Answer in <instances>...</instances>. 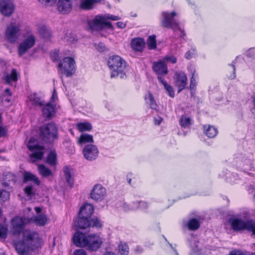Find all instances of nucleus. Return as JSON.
I'll return each mask as SVG.
<instances>
[{"label":"nucleus","mask_w":255,"mask_h":255,"mask_svg":"<svg viewBox=\"0 0 255 255\" xmlns=\"http://www.w3.org/2000/svg\"><path fill=\"white\" fill-rule=\"evenodd\" d=\"M194 54V53L190 52V51H187L185 54V57L187 59H190L192 55Z\"/></svg>","instance_id":"680f3d73"},{"label":"nucleus","mask_w":255,"mask_h":255,"mask_svg":"<svg viewBox=\"0 0 255 255\" xmlns=\"http://www.w3.org/2000/svg\"><path fill=\"white\" fill-rule=\"evenodd\" d=\"M46 162L51 166L55 165L56 164L57 154L55 150H51L48 153Z\"/></svg>","instance_id":"c85d7f7f"},{"label":"nucleus","mask_w":255,"mask_h":255,"mask_svg":"<svg viewBox=\"0 0 255 255\" xmlns=\"http://www.w3.org/2000/svg\"><path fill=\"white\" fill-rule=\"evenodd\" d=\"M57 98H58V97H57V92H56V90L54 89L53 90L52 96V97L51 98V102H54L55 99H57Z\"/></svg>","instance_id":"13d9d810"},{"label":"nucleus","mask_w":255,"mask_h":255,"mask_svg":"<svg viewBox=\"0 0 255 255\" xmlns=\"http://www.w3.org/2000/svg\"><path fill=\"white\" fill-rule=\"evenodd\" d=\"M44 155V152L42 151H36L33 153H32L30 155V157L31 158V160L32 162H35L37 160H41L42 159V157Z\"/></svg>","instance_id":"e433bc0d"},{"label":"nucleus","mask_w":255,"mask_h":255,"mask_svg":"<svg viewBox=\"0 0 255 255\" xmlns=\"http://www.w3.org/2000/svg\"><path fill=\"white\" fill-rule=\"evenodd\" d=\"M94 142L93 136L88 133L82 134L78 140V143L80 145L87 143H93Z\"/></svg>","instance_id":"a878e982"},{"label":"nucleus","mask_w":255,"mask_h":255,"mask_svg":"<svg viewBox=\"0 0 255 255\" xmlns=\"http://www.w3.org/2000/svg\"><path fill=\"white\" fill-rule=\"evenodd\" d=\"M228 222L231 228L236 232H242L247 231L252 233V236L255 237V221L251 219L244 221L241 218L231 217Z\"/></svg>","instance_id":"20e7f679"},{"label":"nucleus","mask_w":255,"mask_h":255,"mask_svg":"<svg viewBox=\"0 0 255 255\" xmlns=\"http://www.w3.org/2000/svg\"><path fill=\"white\" fill-rule=\"evenodd\" d=\"M59 50H54L53 51H51L50 53V57L52 61H57L59 59Z\"/></svg>","instance_id":"49530a36"},{"label":"nucleus","mask_w":255,"mask_h":255,"mask_svg":"<svg viewBox=\"0 0 255 255\" xmlns=\"http://www.w3.org/2000/svg\"><path fill=\"white\" fill-rule=\"evenodd\" d=\"M23 182L27 183L29 181H33L34 184L38 186L40 184V181L38 178L35 175L30 172L24 170L22 172Z\"/></svg>","instance_id":"5701e85b"},{"label":"nucleus","mask_w":255,"mask_h":255,"mask_svg":"<svg viewBox=\"0 0 255 255\" xmlns=\"http://www.w3.org/2000/svg\"><path fill=\"white\" fill-rule=\"evenodd\" d=\"M24 193L29 197H32L34 196L35 193L33 191V187L32 185H28L24 188Z\"/></svg>","instance_id":"37998d69"},{"label":"nucleus","mask_w":255,"mask_h":255,"mask_svg":"<svg viewBox=\"0 0 255 255\" xmlns=\"http://www.w3.org/2000/svg\"><path fill=\"white\" fill-rule=\"evenodd\" d=\"M156 36L155 35H152L148 36L147 44L149 49H154L156 48Z\"/></svg>","instance_id":"f704fd0d"},{"label":"nucleus","mask_w":255,"mask_h":255,"mask_svg":"<svg viewBox=\"0 0 255 255\" xmlns=\"http://www.w3.org/2000/svg\"><path fill=\"white\" fill-rule=\"evenodd\" d=\"M34 210L37 213H39L41 211V209L39 207H35Z\"/></svg>","instance_id":"0e129e2a"},{"label":"nucleus","mask_w":255,"mask_h":255,"mask_svg":"<svg viewBox=\"0 0 255 255\" xmlns=\"http://www.w3.org/2000/svg\"><path fill=\"white\" fill-rule=\"evenodd\" d=\"M94 208L90 204H85L81 207L78 213V219L74 221V227L76 230L86 229L90 227L91 222L90 220L94 213Z\"/></svg>","instance_id":"7ed1b4c3"},{"label":"nucleus","mask_w":255,"mask_h":255,"mask_svg":"<svg viewBox=\"0 0 255 255\" xmlns=\"http://www.w3.org/2000/svg\"><path fill=\"white\" fill-rule=\"evenodd\" d=\"M33 221L39 226H44L47 222V219L45 215H39L33 218Z\"/></svg>","instance_id":"72a5a7b5"},{"label":"nucleus","mask_w":255,"mask_h":255,"mask_svg":"<svg viewBox=\"0 0 255 255\" xmlns=\"http://www.w3.org/2000/svg\"><path fill=\"white\" fill-rule=\"evenodd\" d=\"M7 228L4 227L2 224H0V238L5 239L7 237Z\"/></svg>","instance_id":"a18cd8bd"},{"label":"nucleus","mask_w":255,"mask_h":255,"mask_svg":"<svg viewBox=\"0 0 255 255\" xmlns=\"http://www.w3.org/2000/svg\"><path fill=\"white\" fill-rule=\"evenodd\" d=\"M39 2L46 5H52L55 3L56 0H38Z\"/></svg>","instance_id":"3c124183"},{"label":"nucleus","mask_w":255,"mask_h":255,"mask_svg":"<svg viewBox=\"0 0 255 255\" xmlns=\"http://www.w3.org/2000/svg\"><path fill=\"white\" fill-rule=\"evenodd\" d=\"M77 128L80 132H83L90 131L92 129V126L89 122L80 123L77 124Z\"/></svg>","instance_id":"2f4dec72"},{"label":"nucleus","mask_w":255,"mask_h":255,"mask_svg":"<svg viewBox=\"0 0 255 255\" xmlns=\"http://www.w3.org/2000/svg\"><path fill=\"white\" fill-rule=\"evenodd\" d=\"M179 123L180 126L184 128L189 127L192 124L191 120L190 118L186 117L183 116H181Z\"/></svg>","instance_id":"4c0bfd02"},{"label":"nucleus","mask_w":255,"mask_h":255,"mask_svg":"<svg viewBox=\"0 0 255 255\" xmlns=\"http://www.w3.org/2000/svg\"><path fill=\"white\" fill-rule=\"evenodd\" d=\"M96 49L100 52H102L106 49V46L104 43L100 42L98 44H95Z\"/></svg>","instance_id":"8fccbe9b"},{"label":"nucleus","mask_w":255,"mask_h":255,"mask_svg":"<svg viewBox=\"0 0 255 255\" xmlns=\"http://www.w3.org/2000/svg\"><path fill=\"white\" fill-rule=\"evenodd\" d=\"M90 28L93 30L99 31L107 28L114 30V27L110 21H106L104 15H97L93 20L88 22Z\"/></svg>","instance_id":"423d86ee"},{"label":"nucleus","mask_w":255,"mask_h":255,"mask_svg":"<svg viewBox=\"0 0 255 255\" xmlns=\"http://www.w3.org/2000/svg\"><path fill=\"white\" fill-rule=\"evenodd\" d=\"M4 80L6 83H10L11 81H16L17 80V73L15 69H12L10 74H6L3 77Z\"/></svg>","instance_id":"c756f323"},{"label":"nucleus","mask_w":255,"mask_h":255,"mask_svg":"<svg viewBox=\"0 0 255 255\" xmlns=\"http://www.w3.org/2000/svg\"><path fill=\"white\" fill-rule=\"evenodd\" d=\"M105 19L106 21H108V20L110 19L112 20H118L121 19V18L118 16L110 14V13H107L104 14Z\"/></svg>","instance_id":"09e8293b"},{"label":"nucleus","mask_w":255,"mask_h":255,"mask_svg":"<svg viewBox=\"0 0 255 255\" xmlns=\"http://www.w3.org/2000/svg\"><path fill=\"white\" fill-rule=\"evenodd\" d=\"M119 251L121 255H127L128 254V245L125 244H120L119 246Z\"/></svg>","instance_id":"79ce46f5"},{"label":"nucleus","mask_w":255,"mask_h":255,"mask_svg":"<svg viewBox=\"0 0 255 255\" xmlns=\"http://www.w3.org/2000/svg\"><path fill=\"white\" fill-rule=\"evenodd\" d=\"M40 244L38 234L34 231L25 230L22 239L15 244V248L20 255H26L30 251L38 248Z\"/></svg>","instance_id":"f257e3e1"},{"label":"nucleus","mask_w":255,"mask_h":255,"mask_svg":"<svg viewBox=\"0 0 255 255\" xmlns=\"http://www.w3.org/2000/svg\"><path fill=\"white\" fill-rule=\"evenodd\" d=\"M91 225L90 227H95L96 228H101L103 227V223L97 217L94 216L90 220Z\"/></svg>","instance_id":"c9c22d12"},{"label":"nucleus","mask_w":255,"mask_h":255,"mask_svg":"<svg viewBox=\"0 0 255 255\" xmlns=\"http://www.w3.org/2000/svg\"><path fill=\"white\" fill-rule=\"evenodd\" d=\"M142 250L143 249H140V247L139 246H137L136 248V251L138 253H141L142 252Z\"/></svg>","instance_id":"338daca9"},{"label":"nucleus","mask_w":255,"mask_h":255,"mask_svg":"<svg viewBox=\"0 0 255 255\" xmlns=\"http://www.w3.org/2000/svg\"><path fill=\"white\" fill-rule=\"evenodd\" d=\"M3 182H2V186L5 187H9L10 184L12 182L14 184L16 181V176L14 174L11 172H7L3 177Z\"/></svg>","instance_id":"393cba45"},{"label":"nucleus","mask_w":255,"mask_h":255,"mask_svg":"<svg viewBox=\"0 0 255 255\" xmlns=\"http://www.w3.org/2000/svg\"><path fill=\"white\" fill-rule=\"evenodd\" d=\"M87 244L85 247L90 252L98 250L103 244L102 238L97 234H92L87 236Z\"/></svg>","instance_id":"1a4fd4ad"},{"label":"nucleus","mask_w":255,"mask_h":255,"mask_svg":"<svg viewBox=\"0 0 255 255\" xmlns=\"http://www.w3.org/2000/svg\"><path fill=\"white\" fill-rule=\"evenodd\" d=\"M20 34L19 27L12 24H10L7 27L5 32V37L7 41L11 43L16 42Z\"/></svg>","instance_id":"9b49d317"},{"label":"nucleus","mask_w":255,"mask_h":255,"mask_svg":"<svg viewBox=\"0 0 255 255\" xmlns=\"http://www.w3.org/2000/svg\"><path fill=\"white\" fill-rule=\"evenodd\" d=\"M12 0H0V11L5 16H10L14 10Z\"/></svg>","instance_id":"4468645a"},{"label":"nucleus","mask_w":255,"mask_h":255,"mask_svg":"<svg viewBox=\"0 0 255 255\" xmlns=\"http://www.w3.org/2000/svg\"><path fill=\"white\" fill-rule=\"evenodd\" d=\"M178 30L180 31L181 32L180 37L184 38L185 36H186V34L185 33L184 30H182L181 29V30Z\"/></svg>","instance_id":"e2e57ef3"},{"label":"nucleus","mask_w":255,"mask_h":255,"mask_svg":"<svg viewBox=\"0 0 255 255\" xmlns=\"http://www.w3.org/2000/svg\"><path fill=\"white\" fill-rule=\"evenodd\" d=\"M38 170L39 174L44 178L52 176L53 174L52 171L44 164L38 165Z\"/></svg>","instance_id":"bb28decb"},{"label":"nucleus","mask_w":255,"mask_h":255,"mask_svg":"<svg viewBox=\"0 0 255 255\" xmlns=\"http://www.w3.org/2000/svg\"><path fill=\"white\" fill-rule=\"evenodd\" d=\"M136 206H132L131 210H136L140 209L141 210H146L148 207V205L147 202L144 201H138L136 203Z\"/></svg>","instance_id":"a19ab883"},{"label":"nucleus","mask_w":255,"mask_h":255,"mask_svg":"<svg viewBox=\"0 0 255 255\" xmlns=\"http://www.w3.org/2000/svg\"><path fill=\"white\" fill-rule=\"evenodd\" d=\"M229 255H248V253L245 254L240 251H232L230 252Z\"/></svg>","instance_id":"5fc2aeb1"},{"label":"nucleus","mask_w":255,"mask_h":255,"mask_svg":"<svg viewBox=\"0 0 255 255\" xmlns=\"http://www.w3.org/2000/svg\"><path fill=\"white\" fill-rule=\"evenodd\" d=\"M164 88L166 89V91L168 92V95L172 97V98H173L175 96V94H174V90H173V87L170 85H167V86H166Z\"/></svg>","instance_id":"de8ad7c7"},{"label":"nucleus","mask_w":255,"mask_h":255,"mask_svg":"<svg viewBox=\"0 0 255 255\" xmlns=\"http://www.w3.org/2000/svg\"><path fill=\"white\" fill-rule=\"evenodd\" d=\"M106 194V189L100 184L95 185L91 192V197L96 201H101Z\"/></svg>","instance_id":"2eb2a0df"},{"label":"nucleus","mask_w":255,"mask_h":255,"mask_svg":"<svg viewBox=\"0 0 255 255\" xmlns=\"http://www.w3.org/2000/svg\"><path fill=\"white\" fill-rule=\"evenodd\" d=\"M75 62L74 58L71 57H65L63 59V63L60 61L58 64L59 70L67 77L71 76L75 73Z\"/></svg>","instance_id":"0eeeda50"},{"label":"nucleus","mask_w":255,"mask_h":255,"mask_svg":"<svg viewBox=\"0 0 255 255\" xmlns=\"http://www.w3.org/2000/svg\"><path fill=\"white\" fill-rule=\"evenodd\" d=\"M42 112L43 117L48 120L52 118L56 112L54 107L50 103L44 104Z\"/></svg>","instance_id":"aec40b11"},{"label":"nucleus","mask_w":255,"mask_h":255,"mask_svg":"<svg viewBox=\"0 0 255 255\" xmlns=\"http://www.w3.org/2000/svg\"><path fill=\"white\" fill-rule=\"evenodd\" d=\"M84 157L88 160L92 161L96 159L99 155V150L94 144H87L82 150Z\"/></svg>","instance_id":"ddd939ff"},{"label":"nucleus","mask_w":255,"mask_h":255,"mask_svg":"<svg viewBox=\"0 0 255 255\" xmlns=\"http://www.w3.org/2000/svg\"><path fill=\"white\" fill-rule=\"evenodd\" d=\"M72 4L70 0H59L57 2V9L62 13H67L72 9Z\"/></svg>","instance_id":"6ab92c4d"},{"label":"nucleus","mask_w":255,"mask_h":255,"mask_svg":"<svg viewBox=\"0 0 255 255\" xmlns=\"http://www.w3.org/2000/svg\"><path fill=\"white\" fill-rule=\"evenodd\" d=\"M206 126H204V129L205 130V134L210 138H213L215 137L217 133L218 130L214 127L212 126H208L207 128H206Z\"/></svg>","instance_id":"473e14b6"},{"label":"nucleus","mask_w":255,"mask_h":255,"mask_svg":"<svg viewBox=\"0 0 255 255\" xmlns=\"http://www.w3.org/2000/svg\"><path fill=\"white\" fill-rule=\"evenodd\" d=\"M0 198L3 202H5L9 198V193L5 190H0Z\"/></svg>","instance_id":"c03bdc74"},{"label":"nucleus","mask_w":255,"mask_h":255,"mask_svg":"<svg viewBox=\"0 0 255 255\" xmlns=\"http://www.w3.org/2000/svg\"><path fill=\"white\" fill-rule=\"evenodd\" d=\"M73 255H87V253L83 249H78L74 252Z\"/></svg>","instance_id":"603ef678"},{"label":"nucleus","mask_w":255,"mask_h":255,"mask_svg":"<svg viewBox=\"0 0 255 255\" xmlns=\"http://www.w3.org/2000/svg\"><path fill=\"white\" fill-rule=\"evenodd\" d=\"M64 173L66 182L72 187L74 184V179L72 177L70 168L68 166H65L64 167Z\"/></svg>","instance_id":"7c9ffc66"},{"label":"nucleus","mask_w":255,"mask_h":255,"mask_svg":"<svg viewBox=\"0 0 255 255\" xmlns=\"http://www.w3.org/2000/svg\"><path fill=\"white\" fill-rule=\"evenodd\" d=\"M176 15V13L174 11H172L170 13L167 12H162V16L163 19L161 21L162 26L168 28H171L174 31L181 30L178 23L174 20V16Z\"/></svg>","instance_id":"6e6552de"},{"label":"nucleus","mask_w":255,"mask_h":255,"mask_svg":"<svg viewBox=\"0 0 255 255\" xmlns=\"http://www.w3.org/2000/svg\"><path fill=\"white\" fill-rule=\"evenodd\" d=\"M118 27L121 28H125L126 27V23H124L122 21H119L116 23Z\"/></svg>","instance_id":"052dcab7"},{"label":"nucleus","mask_w":255,"mask_h":255,"mask_svg":"<svg viewBox=\"0 0 255 255\" xmlns=\"http://www.w3.org/2000/svg\"><path fill=\"white\" fill-rule=\"evenodd\" d=\"M196 80L194 78L193 75H192L191 80H190V88L191 89H194L196 86Z\"/></svg>","instance_id":"6e6d98bb"},{"label":"nucleus","mask_w":255,"mask_h":255,"mask_svg":"<svg viewBox=\"0 0 255 255\" xmlns=\"http://www.w3.org/2000/svg\"><path fill=\"white\" fill-rule=\"evenodd\" d=\"M35 37L33 34L28 35L20 44L18 47V54L22 56L35 44Z\"/></svg>","instance_id":"f8f14e48"},{"label":"nucleus","mask_w":255,"mask_h":255,"mask_svg":"<svg viewBox=\"0 0 255 255\" xmlns=\"http://www.w3.org/2000/svg\"><path fill=\"white\" fill-rule=\"evenodd\" d=\"M161 76V75L158 76L157 79L159 82L161 83L163 85L164 87H165L167 85H168V84L166 81L162 79Z\"/></svg>","instance_id":"4d7b16f0"},{"label":"nucleus","mask_w":255,"mask_h":255,"mask_svg":"<svg viewBox=\"0 0 255 255\" xmlns=\"http://www.w3.org/2000/svg\"><path fill=\"white\" fill-rule=\"evenodd\" d=\"M37 32L39 36L45 40H50L52 36L51 29L45 25L39 26L37 28Z\"/></svg>","instance_id":"412c9836"},{"label":"nucleus","mask_w":255,"mask_h":255,"mask_svg":"<svg viewBox=\"0 0 255 255\" xmlns=\"http://www.w3.org/2000/svg\"><path fill=\"white\" fill-rule=\"evenodd\" d=\"M28 148L30 150H34L35 149H38V148H40L41 149H43L44 148V147L43 146H38V145H35L33 146H30L28 145Z\"/></svg>","instance_id":"bf43d9fd"},{"label":"nucleus","mask_w":255,"mask_h":255,"mask_svg":"<svg viewBox=\"0 0 255 255\" xmlns=\"http://www.w3.org/2000/svg\"><path fill=\"white\" fill-rule=\"evenodd\" d=\"M25 226L23 219L19 216H15L11 221L10 232L12 235L19 236L23 233Z\"/></svg>","instance_id":"9d476101"},{"label":"nucleus","mask_w":255,"mask_h":255,"mask_svg":"<svg viewBox=\"0 0 255 255\" xmlns=\"http://www.w3.org/2000/svg\"><path fill=\"white\" fill-rule=\"evenodd\" d=\"M104 255H116L115 253L111 252H108Z\"/></svg>","instance_id":"774afa93"},{"label":"nucleus","mask_w":255,"mask_h":255,"mask_svg":"<svg viewBox=\"0 0 255 255\" xmlns=\"http://www.w3.org/2000/svg\"><path fill=\"white\" fill-rule=\"evenodd\" d=\"M173 78L175 85L178 88V93H180L187 84V76L184 73L180 72H176Z\"/></svg>","instance_id":"dca6fc26"},{"label":"nucleus","mask_w":255,"mask_h":255,"mask_svg":"<svg viewBox=\"0 0 255 255\" xmlns=\"http://www.w3.org/2000/svg\"><path fill=\"white\" fill-rule=\"evenodd\" d=\"M87 236L80 231L77 232L73 237L74 244L77 247H85L87 244Z\"/></svg>","instance_id":"a211bd4d"},{"label":"nucleus","mask_w":255,"mask_h":255,"mask_svg":"<svg viewBox=\"0 0 255 255\" xmlns=\"http://www.w3.org/2000/svg\"><path fill=\"white\" fill-rule=\"evenodd\" d=\"M164 60L167 61H169L171 63H173V64H174L177 61V59L175 57V56H169V57H165L163 59Z\"/></svg>","instance_id":"864d4df0"},{"label":"nucleus","mask_w":255,"mask_h":255,"mask_svg":"<svg viewBox=\"0 0 255 255\" xmlns=\"http://www.w3.org/2000/svg\"><path fill=\"white\" fill-rule=\"evenodd\" d=\"M38 133L42 142L51 144L58 138V127L54 122H49L40 126Z\"/></svg>","instance_id":"f03ea898"},{"label":"nucleus","mask_w":255,"mask_h":255,"mask_svg":"<svg viewBox=\"0 0 255 255\" xmlns=\"http://www.w3.org/2000/svg\"><path fill=\"white\" fill-rule=\"evenodd\" d=\"M152 69L158 75H165L168 72L167 66L165 61L161 60L154 62Z\"/></svg>","instance_id":"f3484780"},{"label":"nucleus","mask_w":255,"mask_h":255,"mask_svg":"<svg viewBox=\"0 0 255 255\" xmlns=\"http://www.w3.org/2000/svg\"><path fill=\"white\" fill-rule=\"evenodd\" d=\"M228 77L231 79H234L236 78V68L234 64H229L228 69Z\"/></svg>","instance_id":"ea45409f"},{"label":"nucleus","mask_w":255,"mask_h":255,"mask_svg":"<svg viewBox=\"0 0 255 255\" xmlns=\"http://www.w3.org/2000/svg\"><path fill=\"white\" fill-rule=\"evenodd\" d=\"M4 93H6L9 96H11V93L10 90L8 88L5 89Z\"/></svg>","instance_id":"69168bd1"},{"label":"nucleus","mask_w":255,"mask_h":255,"mask_svg":"<svg viewBox=\"0 0 255 255\" xmlns=\"http://www.w3.org/2000/svg\"><path fill=\"white\" fill-rule=\"evenodd\" d=\"M148 97L149 100V105L150 108L154 110L155 111H157L158 109V106L156 103V101H155L153 96L152 95V94L150 92H148Z\"/></svg>","instance_id":"58836bf2"},{"label":"nucleus","mask_w":255,"mask_h":255,"mask_svg":"<svg viewBox=\"0 0 255 255\" xmlns=\"http://www.w3.org/2000/svg\"><path fill=\"white\" fill-rule=\"evenodd\" d=\"M182 226L184 227H187L190 231H196L200 227V224L198 220L196 218H192L186 222L185 220L183 221Z\"/></svg>","instance_id":"b1692460"},{"label":"nucleus","mask_w":255,"mask_h":255,"mask_svg":"<svg viewBox=\"0 0 255 255\" xmlns=\"http://www.w3.org/2000/svg\"><path fill=\"white\" fill-rule=\"evenodd\" d=\"M145 44L144 39L140 37L134 38L130 42L131 48L135 51H142Z\"/></svg>","instance_id":"4be33fe9"},{"label":"nucleus","mask_w":255,"mask_h":255,"mask_svg":"<svg viewBox=\"0 0 255 255\" xmlns=\"http://www.w3.org/2000/svg\"><path fill=\"white\" fill-rule=\"evenodd\" d=\"M126 64V61L119 56L113 55L109 57L108 65L112 70L111 77H120L121 79L125 78L127 77L125 72Z\"/></svg>","instance_id":"39448f33"},{"label":"nucleus","mask_w":255,"mask_h":255,"mask_svg":"<svg viewBox=\"0 0 255 255\" xmlns=\"http://www.w3.org/2000/svg\"><path fill=\"white\" fill-rule=\"evenodd\" d=\"M29 100L32 102L33 105L35 106L41 107L44 104V101H42L41 98L37 96L35 93L30 95L28 96Z\"/></svg>","instance_id":"cd10ccee"}]
</instances>
